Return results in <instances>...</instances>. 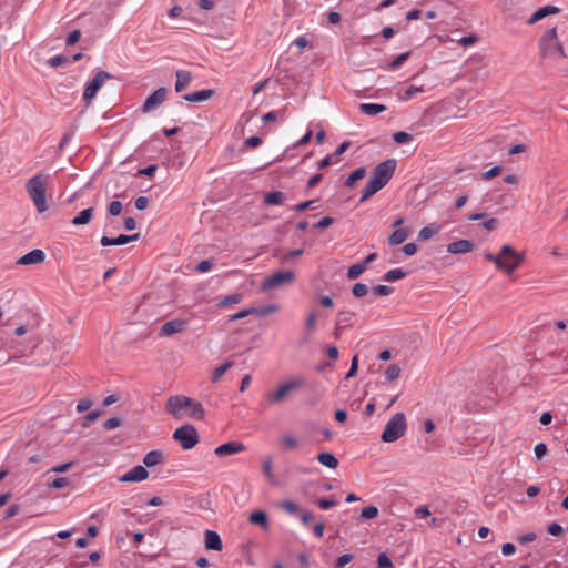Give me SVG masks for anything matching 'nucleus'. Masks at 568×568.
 <instances>
[{
  "label": "nucleus",
  "mask_w": 568,
  "mask_h": 568,
  "mask_svg": "<svg viewBox=\"0 0 568 568\" xmlns=\"http://www.w3.org/2000/svg\"><path fill=\"white\" fill-rule=\"evenodd\" d=\"M396 165L397 162L395 159H387L375 166L372 176L363 190V194L359 200L361 203L376 194L389 182L395 173Z\"/></svg>",
  "instance_id": "f257e3e1"
},
{
  "label": "nucleus",
  "mask_w": 568,
  "mask_h": 568,
  "mask_svg": "<svg viewBox=\"0 0 568 568\" xmlns=\"http://www.w3.org/2000/svg\"><path fill=\"white\" fill-rule=\"evenodd\" d=\"M189 408V416L201 419L204 416V408L201 403L193 400L186 396H170L166 402V412L175 418L182 417V410Z\"/></svg>",
  "instance_id": "f03ea898"
},
{
  "label": "nucleus",
  "mask_w": 568,
  "mask_h": 568,
  "mask_svg": "<svg viewBox=\"0 0 568 568\" xmlns=\"http://www.w3.org/2000/svg\"><path fill=\"white\" fill-rule=\"evenodd\" d=\"M47 183L48 176L43 173L36 174L26 183V191L39 213H43L49 209L47 202Z\"/></svg>",
  "instance_id": "7ed1b4c3"
},
{
  "label": "nucleus",
  "mask_w": 568,
  "mask_h": 568,
  "mask_svg": "<svg viewBox=\"0 0 568 568\" xmlns=\"http://www.w3.org/2000/svg\"><path fill=\"white\" fill-rule=\"evenodd\" d=\"M538 47L540 54L544 58H566L564 47L558 40L556 28H551L539 39Z\"/></svg>",
  "instance_id": "20e7f679"
},
{
  "label": "nucleus",
  "mask_w": 568,
  "mask_h": 568,
  "mask_svg": "<svg viewBox=\"0 0 568 568\" xmlns=\"http://www.w3.org/2000/svg\"><path fill=\"white\" fill-rule=\"evenodd\" d=\"M524 260L525 255L523 253L506 244L499 251L497 268L510 275L523 264Z\"/></svg>",
  "instance_id": "39448f33"
},
{
  "label": "nucleus",
  "mask_w": 568,
  "mask_h": 568,
  "mask_svg": "<svg viewBox=\"0 0 568 568\" xmlns=\"http://www.w3.org/2000/svg\"><path fill=\"white\" fill-rule=\"evenodd\" d=\"M407 423L405 415L397 413L387 422L381 438L385 443H394L405 435Z\"/></svg>",
  "instance_id": "423d86ee"
},
{
  "label": "nucleus",
  "mask_w": 568,
  "mask_h": 568,
  "mask_svg": "<svg viewBox=\"0 0 568 568\" xmlns=\"http://www.w3.org/2000/svg\"><path fill=\"white\" fill-rule=\"evenodd\" d=\"M173 438L180 443L183 449H191L199 443L197 430L192 425H183L175 429Z\"/></svg>",
  "instance_id": "0eeeda50"
},
{
  "label": "nucleus",
  "mask_w": 568,
  "mask_h": 568,
  "mask_svg": "<svg viewBox=\"0 0 568 568\" xmlns=\"http://www.w3.org/2000/svg\"><path fill=\"white\" fill-rule=\"evenodd\" d=\"M303 385L302 378H291L286 383L280 385L276 390L267 395V400L271 405L282 403L285 397L292 392Z\"/></svg>",
  "instance_id": "6e6552de"
},
{
  "label": "nucleus",
  "mask_w": 568,
  "mask_h": 568,
  "mask_svg": "<svg viewBox=\"0 0 568 568\" xmlns=\"http://www.w3.org/2000/svg\"><path fill=\"white\" fill-rule=\"evenodd\" d=\"M294 278V273L292 271H281L273 273L272 275L267 276L262 285L261 288L264 292L278 288L283 285L290 284Z\"/></svg>",
  "instance_id": "1a4fd4ad"
},
{
  "label": "nucleus",
  "mask_w": 568,
  "mask_h": 568,
  "mask_svg": "<svg viewBox=\"0 0 568 568\" xmlns=\"http://www.w3.org/2000/svg\"><path fill=\"white\" fill-rule=\"evenodd\" d=\"M112 75L106 71H99L94 78L85 85L83 91V101L90 104L92 99L97 95L102 84L111 79Z\"/></svg>",
  "instance_id": "9d476101"
},
{
  "label": "nucleus",
  "mask_w": 568,
  "mask_h": 568,
  "mask_svg": "<svg viewBox=\"0 0 568 568\" xmlns=\"http://www.w3.org/2000/svg\"><path fill=\"white\" fill-rule=\"evenodd\" d=\"M166 95H168V89L166 88L162 87V88H159L158 90H155L144 101V103H143L142 108H141L142 112L143 113H149L152 110H154L155 108H158L159 105H161L165 101Z\"/></svg>",
  "instance_id": "9b49d317"
},
{
  "label": "nucleus",
  "mask_w": 568,
  "mask_h": 568,
  "mask_svg": "<svg viewBox=\"0 0 568 568\" xmlns=\"http://www.w3.org/2000/svg\"><path fill=\"white\" fill-rule=\"evenodd\" d=\"M149 477V471L144 466L138 465L119 477L122 483H139Z\"/></svg>",
  "instance_id": "f8f14e48"
},
{
  "label": "nucleus",
  "mask_w": 568,
  "mask_h": 568,
  "mask_svg": "<svg viewBox=\"0 0 568 568\" xmlns=\"http://www.w3.org/2000/svg\"><path fill=\"white\" fill-rule=\"evenodd\" d=\"M187 326V321L185 320H171L165 322L161 326L160 336H170L175 333H180L184 331Z\"/></svg>",
  "instance_id": "ddd939ff"
},
{
  "label": "nucleus",
  "mask_w": 568,
  "mask_h": 568,
  "mask_svg": "<svg viewBox=\"0 0 568 568\" xmlns=\"http://www.w3.org/2000/svg\"><path fill=\"white\" fill-rule=\"evenodd\" d=\"M45 260V254L42 250L36 248L21 256L17 263L19 265H33L40 264Z\"/></svg>",
  "instance_id": "4468645a"
},
{
  "label": "nucleus",
  "mask_w": 568,
  "mask_h": 568,
  "mask_svg": "<svg viewBox=\"0 0 568 568\" xmlns=\"http://www.w3.org/2000/svg\"><path fill=\"white\" fill-rule=\"evenodd\" d=\"M245 449V446L240 442H227L222 444L215 448V454L217 456H229L241 453Z\"/></svg>",
  "instance_id": "2eb2a0df"
},
{
  "label": "nucleus",
  "mask_w": 568,
  "mask_h": 568,
  "mask_svg": "<svg viewBox=\"0 0 568 568\" xmlns=\"http://www.w3.org/2000/svg\"><path fill=\"white\" fill-rule=\"evenodd\" d=\"M140 237V234H132V235H125L121 234L118 237H109V236H102L100 243L103 246H110V245H124L132 241H136Z\"/></svg>",
  "instance_id": "dca6fc26"
},
{
  "label": "nucleus",
  "mask_w": 568,
  "mask_h": 568,
  "mask_svg": "<svg viewBox=\"0 0 568 568\" xmlns=\"http://www.w3.org/2000/svg\"><path fill=\"white\" fill-rule=\"evenodd\" d=\"M560 11L558 7L555 6H545L536 10L532 16L528 19V24H535L536 22L542 20L544 18L556 14Z\"/></svg>",
  "instance_id": "f3484780"
},
{
  "label": "nucleus",
  "mask_w": 568,
  "mask_h": 568,
  "mask_svg": "<svg viewBox=\"0 0 568 568\" xmlns=\"http://www.w3.org/2000/svg\"><path fill=\"white\" fill-rule=\"evenodd\" d=\"M205 548L220 551L223 547L220 535L214 530H206L204 534Z\"/></svg>",
  "instance_id": "a211bd4d"
},
{
  "label": "nucleus",
  "mask_w": 568,
  "mask_h": 568,
  "mask_svg": "<svg viewBox=\"0 0 568 568\" xmlns=\"http://www.w3.org/2000/svg\"><path fill=\"white\" fill-rule=\"evenodd\" d=\"M474 248V243L469 240H458L452 242L447 246V252L450 254L467 253Z\"/></svg>",
  "instance_id": "6ab92c4d"
},
{
  "label": "nucleus",
  "mask_w": 568,
  "mask_h": 568,
  "mask_svg": "<svg viewBox=\"0 0 568 568\" xmlns=\"http://www.w3.org/2000/svg\"><path fill=\"white\" fill-rule=\"evenodd\" d=\"M301 445V439L293 434H284L280 438V446L284 450H296Z\"/></svg>",
  "instance_id": "aec40b11"
},
{
  "label": "nucleus",
  "mask_w": 568,
  "mask_h": 568,
  "mask_svg": "<svg viewBox=\"0 0 568 568\" xmlns=\"http://www.w3.org/2000/svg\"><path fill=\"white\" fill-rule=\"evenodd\" d=\"M176 81H175V91L182 92L184 89H186L191 81H192V74L189 71L185 70H178L176 73Z\"/></svg>",
  "instance_id": "412c9836"
},
{
  "label": "nucleus",
  "mask_w": 568,
  "mask_h": 568,
  "mask_svg": "<svg viewBox=\"0 0 568 568\" xmlns=\"http://www.w3.org/2000/svg\"><path fill=\"white\" fill-rule=\"evenodd\" d=\"M212 89H204L196 92L187 93L183 95V99L187 102H202L209 100L213 95Z\"/></svg>",
  "instance_id": "4be33fe9"
},
{
  "label": "nucleus",
  "mask_w": 568,
  "mask_h": 568,
  "mask_svg": "<svg viewBox=\"0 0 568 568\" xmlns=\"http://www.w3.org/2000/svg\"><path fill=\"white\" fill-rule=\"evenodd\" d=\"M354 317V313L351 312V311H341L337 313V316H336V331H343L345 329L346 327H348L351 325V322Z\"/></svg>",
  "instance_id": "5701e85b"
},
{
  "label": "nucleus",
  "mask_w": 568,
  "mask_h": 568,
  "mask_svg": "<svg viewBox=\"0 0 568 568\" xmlns=\"http://www.w3.org/2000/svg\"><path fill=\"white\" fill-rule=\"evenodd\" d=\"M359 110L368 116H375L386 110V105L378 103H361Z\"/></svg>",
  "instance_id": "b1692460"
},
{
  "label": "nucleus",
  "mask_w": 568,
  "mask_h": 568,
  "mask_svg": "<svg viewBox=\"0 0 568 568\" xmlns=\"http://www.w3.org/2000/svg\"><path fill=\"white\" fill-rule=\"evenodd\" d=\"M409 231L408 229H398L394 231L389 237H388V244L390 246H396L405 242V240L408 237Z\"/></svg>",
  "instance_id": "393cba45"
},
{
  "label": "nucleus",
  "mask_w": 568,
  "mask_h": 568,
  "mask_svg": "<svg viewBox=\"0 0 568 568\" xmlns=\"http://www.w3.org/2000/svg\"><path fill=\"white\" fill-rule=\"evenodd\" d=\"M317 460L327 468L335 469L338 466V459L328 452H322L317 455Z\"/></svg>",
  "instance_id": "a878e982"
},
{
  "label": "nucleus",
  "mask_w": 568,
  "mask_h": 568,
  "mask_svg": "<svg viewBox=\"0 0 568 568\" xmlns=\"http://www.w3.org/2000/svg\"><path fill=\"white\" fill-rule=\"evenodd\" d=\"M163 460V454L160 450H151L143 457V464L146 467H153L161 464Z\"/></svg>",
  "instance_id": "bb28decb"
},
{
  "label": "nucleus",
  "mask_w": 568,
  "mask_h": 568,
  "mask_svg": "<svg viewBox=\"0 0 568 568\" xmlns=\"http://www.w3.org/2000/svg\"><path fill=\"white\" fill-rule=\"evenodd\" d=\"M285 200V195L281 191L268 192L264 196V203L267 205H281Z\"/></svg>",
  "instance_id": "cd10ccee"
},
{
  "label": "nucleus",
  "mask_w": 568,
  "mask_h": 568,
  "mask_svg": "<svg viewBox=\"0 0 568 568\" xmlns=\"http://www.w3.org/2000/svg\"><path fill=\"white\" fill-rule=\"evenodd\" d=\"M93 215V207L85 209L81 211L75 217L72 219L73 225H85L88 224Z\"/></svg>",
  "instance_id": "c85d7f7f"
},
{
  "label": "nucleus",
  "mask_w": 568,
  "mask_h": 568,
  "mask_svg": "<svg viewBox=\"0 0 568 568\" xmlns=\"http://www.w3.org/2000/svg\"><path fill=\"white\" fill-rule=\"evenodd\" d=\"M439 229L440 227L435 223L429 224L418 232V239L422 241H427L432 239L434 235H436L439 232Z\"/></svg>",
  "instance_id": "c756f323"
},
{
  "label": "nucleus",
  "mask_w": 568,
  "mask_h": 568,
  "mask_svg": "<svg viewBox=\"0 0 568 568\" xmlns=\"http://www.w3.org/2000/svg\"><path fill=\"white\" fill-rule=\"evenodd\" d=\"M366 175L365 168H357L354 170L345 181L346 187H352L358 180H362Z\"/></svg>",
  "instance_id": "7c9ffc66"
},
{
  "label": "nucleus",
  "mask_w": 568,
  "mask_h": 568,
  "mask_svg": "<svg viewBox=\"0 0 568 568\" xmlns=\"http://www.w3.org/2000/svg\"><path fill=\"white\" fill-rule=\"evenodd\" d=\"M250 521L262 526L264 529L268 528L267 516L264 511H254L250 515Z\"/></svg>",
  "instance_id": "2f4dec72"
},
{
  "label": "nucleus",
  "mask_w": 568,
  "mask_h": 568,
  "mask_svg": "<svg viewBox=\"0 0 568 568\" xmlns=\"http://www.w3.org/2000/svg\"><path fill=\"white\" fill-rule=\"evenodd\" d=\"M242 300H243V295L242 294L234 293V294L226 295L223 298H221L220 302L217 303V305L220 307H227L230 305L240 303Z\"/></svg>",
  "instance_id": "473e14b6"
},
{
  "label": "nucleus",
  "mask_w": 568,
  "mask_h": 568,
  "mask_svg": "<svg viewBox=\"0 0 568 568\" xmlns=\"http://www.w3.org/2000/svg\"><path fill=\"white\" fill-rule=\"evenodd\" d=\"M405 276L406 272H404L402 268H393L384 274L383 280L386 282H395L404 278Z\"/></svg>",
  "instance_id": "72a5a7b5"
},
{
  "label": "nucleus",
  "mask_w": 568,
  "mask_h": 568,
  "mask_svg": "<svg viewBox=\"0 0 568 568\" xmlns=\"http://www.w3.org/2000/svg\"><path fill=\"white\" fill-rule=\"evenodd\" d=\"M424 92L423 87L410 85L403 93H398V98L402 101H409L415 94Z\"/></svg>",
  "instance_id": "f704fd0d"
},
{
  "label": "nucleus",
  "mask_w": 568,
  "mask_h": 568,
  "mask_svg": "<svg viewBox=\"0 0 568 568\" xmlns=\"http://www.w3.org/2000/svg\"><path fill=\"white\" fill-rule=\"evenodd\" d=\"M365 264H362V263H357V264H353L352 266H349L348 271H347V278L348 280H356L357 277H359L362 275V273L365 271Z\"/></svg>",
  "instance_id": "c9c22d12"
},
{
  "label": "nucleus",
  "mask_w": 568,
  "mask_h": 568,
  "mask_svg": "<svg viewBox=\"0 0 568 568\" xmlns=\"http://www.w3.org/2000/svg\"><path fill=\"white\" fill-rule=\"evenodd\" d=\"M400 367L397 364L389 365L385 371V378L389 382L397 379L400 375Z\"/></svg>",
  "instance_id": "e433bc0d"
},
{
  "label": "nucleus",
  "mask_w": 568,
  "mask_h": 568,
  "mask_svg": "<svg viewBox=\"0 0 568 568\" xmlns=\"http://www.w3.org/2000/svg\"><path fill=\"white\" fill-rule=\"evenodd\" d=\"M231 366L232 362H225L222 365L215 367L212 374V381L214 383L217 382Z\"/></svg>",
  "instance_id": "4c0bfd02"
},
{
  "label": "nucleus",
  "mask_w": 568,
  "mask_h": 568,
  "mask_svg": "<svg viewBox=\"0 0 568 568\" xmlns=\"http://www.w3.org/2000/svg\"><path fill=\"white\" fill-rule=\"evenodd\" d=\"M378 508L375 506H367L362 509L361 519H373L377 517Z\"/></svg>",
  "instance_id": "58836bf2"
},
{
  "label": "nucleus",
  "mask_w": 568,
  "mask_h": 568,
  "mask_svg": "<svg viewBox=\"0 0 568 568\" xmlns=\"http://www.w3.org/2000/svg\"><path fill=\"white\" fill-rule=\"evenodd\" d=\"M393 140L398 144H405L410 142L413 140V136L407 132L398 131L394 133Z\"/></svg>",
  "instance_id": "ea45409f"
},
{
  "label": "nucleus",
  "mask_w": 568,
  "mask_h": 568,
  "mask_svg": "<svg viewBox=\"0 0 568 568\" xmlns=\"http://www.w3.org/2000/svg\"><path fill=\"white\" fill-rule=\"evenodd\" d=\"M280 507L291 515H296L298 513V505L292 500L282 501Z\"/></svg>",
  "instance_id": "a19ab883"
},
{
  "label": "nucleus",
  "mask_w": 568,
  "mask_h": 568,
  "mask_svg": "<svg viewBox=\"0 0 568 568\" xmlns=\"http://www.w3.org/2000/svg\"><path fill=\"white\" fill-rule=\"evenodd\" d=\"M410 57V51H406V52H403L400 53L390 64H389V68L392 70H396L398 69L404 62H406L408 60V58Z\"/></svg>",
  "instance_id": "79ce46f5"
},
{
  "label": "nucleus",
  "mask_w": 568,
  "mask_h": 568,
  "mask_svg": "<svg viewBox=\"0 0 568 568\" xmlns=\"http://www.w3.org/2000/svg\"><path fill=\"white\" fill-rule=\"evenodd\" d=\"M367 292L368 286L364 283H356L352 288L353 295L358 298L365 296Z\"/></svg>",
  "instance_id": "37998d69"
},
{
  "label": "nucleus",
  "mask_w": 568,
  "mask_h": 568,
  "mask_svg": "<svg viewBox=\"0 0 568 568\" xmlns=\"http://www.w3.org/2000/svg\"><path fill=\"white\" fill-rule=\"evenodd\" d=\"M354 559L352 554H344L336 559L335 568H343Z\"/></svg>",
  "instance_id": "c03bdc74"
},
{
  "label": "nucleus",
  "mask_w": 568,
  "mask_h": 568,
  "mask_svg": "<svg viewBox=\"0 0 568 568\" xmlns=\"http://www.w3.org/2000/svg\"><path fill=\"white\" fill-rule=\"evenodd\" d=\"M378 568H390L393 567L392 560L385 552H381L377 557Z\"/></svg>",
  "instance_id": "a18cd8bd"
},
{
  "label": "nucleus",
  "mask_w": 568,
  "mask_h": 568,
  "mask_svg": "<svg viewBox=\"0 0 568 568\" xmlns=\"http://www.w3.org/2000/svg\"><path fill=\"white\" fill-rule=\"evenodd\" d=\"M255 313V308H245V310H242L237 313H234L232 315H230L229 317V321H237V320H242L251 314Z\"/></svg>",
  "instance_id": "49530a36"
},
{
  "label": "nucleus",
  "mask_w": 568,
  "mask_h": 568,
  "mask_svg": "<svg viewBox=\"0 0 568 568\" xmlns=\"http://www.w3.org/2000/svg\"><path fill=\"white\" fill-rule=\"evenodd\" d=\"M123 205L120 201H112L109 204L108 211L111 215L116 216L120 215L122 212Z\"/></svg>",
  "instance_id": "de8ad7c7"
},
{
  "label": "nucleus",
  "mask_w": 568,
  "mask_h": 568,
  "mask_svg": "<svg viewBox=\"0 0 568 568\" xmlns=\"http://www.w3.org/2000/svg\"><path fill=\"white\" fill-rule=\"evenodd\" d=\"M67 61H68V58L65 55L59 54V55L51 57L48 61V64L52 68H57V67L62 65Z\"/></svg>",
  "instance_id": "09e8293b"
},
{
  "label": "nucleus",
  "mask_w": 568,
  "mask_h": 568,
  "mask_svg": "<svg viewBox=\"0 0 568 568\" xmlns=\"http://www.w3.org/2000/svg\"><path fill=\"white\" fill-rule=\"evenodd\" d=\"M68 484H69V478H67V477H58V478H54L51 483H49L48 486L50 488L60 489V488L65 487Z\"/></svg>",
  "instance_id": "8fccbe9b"
},
{
  "label": "nucleus",
  "mask_w": 568,
  "mask_h": 568,
  "mask_svg": "<svg viewBox=\"0 0 568 568\" xmlns=\"http://www.w3.org/2000/svg\"><path fill=\"white\" fill-rule=\"evenodd\" d=\"M305 327L310 333L316 329V313L312 312L308 314L305 322Z\"/></svg>",
  "instance_id": "3c124183"
},
{
  "label": "nucleus",
  "mask_w": 568,
  "mask_h": 568,
  "mask_svg": "<svg viewBox=\"0 0 568 568\" xmlns=\"http://www.w3.org/2000/svg\"><path fill=\"white\" fill-rule=\"evenodd\" d=\"M121 419L119 417H112L104 422L103 427L106 430H112L118 428L121 425Z\"/></svg>",
  "instance_id": "603ef678"
},
{
  "label": "nucleus",
  "mask_w": 568,
  "mask_h": 568,
  "mask_svg": "<svg viewBox=\"0 0 568 568\" xmlns=\"http://www.w3.org/2000/svg\"><path fill=\"white\" fill-rule=\"evenodd\" d=\"M374 294L379 296L389 295L393 292V287L387 285H377L373 288Z\"/></svg>",
  "instance_id": "864d4df0"
},
{
  "label": "nucleus",
  "mask_w": 568,
  "mask_h": 568,
  "mask_svg": "<svg viewBox=\"0 0 568 568\" xmlns=\"http://www.w3.org/2000/svg\"><path fill=\"white\" fill-rule=\"evenodd\" d=\"M278 310V305L277 304H271V305H267L265 307H262L260 310H256L255 308V313L258 314L260 316H266L275 311Z\"/></svg>",
  "instance_id": "5fc2aeb1"
},
{
  "label": "nucleus",
  "mask_w": 568,
  "mask_h": 568,
  "mask_svg": "<svg viewBox=\"0 0 568 568\" xmlns=\"http://www.w3.org/2000/svg\"><path fill=\"white\" fill-rule=\"evenodd\" d=\"M357 369H358V356H357V355H355V356H353V358H352L351 368H349V371L347 372V374H346L345 378H346V379H349V378H352L353 376H355V375H356V373H357Z\"/></svg>",
  "instance_id": "6e6d98bb"
},
{
  "label": "nucleus",
  "mask_w": 568,
  "mask_h": 568,
  "mask_svg": "<svg viewBox=\"0 0 568 568\" xmlns=\"http://www.w3.org/2000/svg\"><path fill=\"white\" fill-rule=\"evenodd\" d=\"M547 531L551 536H561L564 534V528L559 524H557V523H551L547 527Z\"/></svg>",
  "instance_id": "4d7b16f0"
},
{
  "label": "nucleus",
  "mask_w": 568,
  "mask_h": 568,
  "mask_svg": "<svg viewBox=\"0 0 568 568\" xmlns=\"http://www.w3.org/2000/svg\"><path fill=\"white\" fill-rule=\"evenodd\" d=\"M80 37H81V32L79 30H73L72 32L69 33V36L65 39L67 45H73L74 43H77L79 41Z\"/></svg>",
  "instance_id": "13d9d810"
},
{
  "label": "nucleus",
  "mask_w": 568,
  "mask_h": 568,
  "mask_svg": "<svg viewBox=\"0 0 568 568\" xmlns=\"http://www.w3.org/2000/svg\"><path fill=\"white\" fill-rule=\"evenodd\" d=\"M73 136H74V132H72V131L65 132L60 141L59 150L62 151L69 144V142L73 139Z\"/></svg>",
  "instance_id": "bf43d9fd"
},
{
  "label": "nucleus",
  "mask_w": 568,
  "mask_h": 568,
  "mask_svg": "<svg viewBox=\"0 0 568 568\" xmlns=\"http://www.w3.org/2000/svg\"><path fill=\"white\" fill-rule=\"evenodd\" d=\"M500 172H501L500 166L496 165V166L491 168L490 170L484 172L483 173V179L484 180H490V179L497 176Z\"/></svg>",
  "instance_id": "052dcab7"
},
{
  "label": "nucleus",
  "mask_w": 568,
  "mask_h": 568,
  "mask_svg": "<svg viewBox=\"0 0 568 568\" xmlns=\"http://www.w3.org/2000/svg\"><path fill=\"white\" fill-rule=\"evenodd\" d=\"M314 203H315L314 200L305 201V202H302V203H298V204L292 206V210H294L296 212H303L307 209H311Z\"/></svg>",
  "instance_id": "680f3d73"
},
{
  "label": "nucleus",
  "mask_w": 568,
  "mask_h": 568,
  "mask_svg": "<svg viewBox=\"0 0 568 568\" xmlns=\"http://www.w3.org/2000/svg\"><path fill=\"white\" fill-rule=\"evenodd\" d=\"M547 446L544 443H538L535 446V455L538 459H541L547 454Z\"/></svg>",
  "instance_id": "e2e57ef3"
},
{
  "label": "nucleus",
  "mask_w": 568,
  "mask_h": 568,
  "mask_svg": "<svg viewBox=\"0 0 568 568\" xmlns=\"http://www.w3.org/2000/svg\"><path fill=\"white\" fill-rule=\"evenodd\" d=\"M212 267V262L210 260H204L202 262H200L195 270L199 272V273H205L207 271H210Z\"/></svg>",
  "instance_id": "0e129e2a"
},
{
  "label": "nucleus",
  "mask_w": 568,
  "mask_h": 568,
  "mask_svg": "<svg viewBox=\"0 0 568 568\" xmlns=\"http://www.w3.org/2000/svg\"><path fill=\"white\" fill-rule=\"evenodd\" d=\"M333 219L329 216L322 217L314 226L316 229H325L333 224Z\"/></svg>",
  "instance_id": "69168bd1"
},
{
  "label": "nucleus",
  "mask_w": 568,
  "mask_h": 568,
  "mask_svg": "<svg viewBox=\"0 0 568 568\" xmlns=\"http://www.w3.org/2000/svg\"><path fill=\"white\" fill-rule=\"evenodd\" d=\"M403 252L407 256H412L417 252V245L415 243H407L403 246Z\"/></svg>",
  "instance_id": "338daca9"
},
{
  "label": "nucleus",
  "mask_w": 568,
  "mask_h": 568,
  "mask_svg": "<svg viewBox=\"0 0 568 568\" xmlns=\"http://www.w3.org/2000/svg\"><path fill=\"white\" fill-rule=\"evenodd\" d=\"M262 144V139L260 136H250L245 140V145L247 148H256Z\"/></svg>",
  "instance_id": "774afa93"
}]
</instances>
